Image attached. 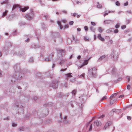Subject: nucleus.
I'll list each match as a JSON object with an SVG mask.
<instances>
[{
    "label": "nucleus",
    "mask_w": 132,
    "mask_h": 132,
    "mask_svg": "<svg viewBox=\"0 0 132 132\" xmlns=\"http://www.w3.org/2000/svg\"><path fill=\"white\" fill-rule=\"evenodd\" d=\"M121 29H125L126 27V25H122L121 26Z\"/></svg>",
    "instance_id": "a18cd8bd"
},
{
    "label": "nucleus",
    "mask_w": 132,
    "mask_h": 132,
    "mask_svg": "<svg viewBox=\"0 0 132 132\" xmlns=\"http://www.w3.org/2000/svg\"><path fill=\"white\" fill-rule=\"evenodd\" d=\"M14 105V106H16L17 107L22 108L24 106L23 104L21 103V101L19 100L15 102Z\"/></svg>",
    "instance_id": "0eeeda50"
},
{
    "label": "nucleus",
    "mask_w": 132,
    "mask_h": 132,
    "mask_svg": "<svg viewBox=\"0 0 132 132\" xmlns=\"http://www.w3.org/2000/svg\"><path fill=\"white\" fill-rule=\"evenodd\" d=\"M64 94L62 93H59L57 94V96L59 98H61L63 96Z\"/></svg>",
    "instance_id": "aec40b11"
},
{
    "label": "nucleus",
    "mask_w": 132,
    "mask_h": 132,
    "mask_svg": "<svg viewBox=\"0 0 132 132\" xmlns=\"http://www.w3.org/2000/svg\"><path fill=\"white\" fill-rule=\"evenodd\" d=\"M120 27V24L119 23H117L116 25L115 26V27L117 29L119 28Z\"/></svg>",
    "instance_id": "37998d69"
},
{
    "label": "nucleus",
    "mask_w": 132,
    "mask_h": 132,
    "mask_svg": "<svg viewBox=\"0 0 132 132\" xmlns=\"http://www.w3.org/2000/svg\"><path fill=\"white\" fill-rule=\"evenodd\" d=\"M24 128L23 127H21L19 128L18 129V131H24Z\"/></svg>",
    "instance_id": "c756f323"
},
{
    "label": "nucleus",
    "mask_w": 132,
    "mask_h": 132,
    "mask_svg": "<svg viewBox=\"0 0 132 132\" xmlns=\"http://www.w3.org/2000/svg\"><path fill=\"white\" fill-rule=\"evenodd\" d=\"M53 105V103L52 102H49L48 103L45 104L44 105L45 107H51Z\"/></svg>",
    "instance_id": "6ab92c4d"
},
{
    "label": "nucleus",
    "mask_w": 132,
    "mask_h": 132,
    "mask_svg": "<svg viewBox=\"0 0 132 132\" xmlns=\"http://www.w3.org/2000/svg\"><path fill=\"white\" fill-rule=\"evenodd\" d=\"M53 53L51 55H49L47 57L45 58V61L46 62H50L51 61V60L52 59L53 57Z\"/></svg>",
    "instance_id": "9d476101"
},
{
    "label": "nucleus",
    "mask_w": 132,
    "mask_h": 132,
    "mask_svg": "<svg viewBox=\"0 0 132 132\" xmlns=\"http://www.w3.org/2000/svg\"><path fill=\"white\" fill-rule=\"evenodd\" d=\"M100 40H101L102 42H104L105 40V39L103 38L102 37L101 34H100Z\"/></svg>",
    "instance_id": "2f4dec72"
},
{
    "label": "nucleus",
    "mask_w": 132,
    "mask_h": 132,
    "mask_svg": "<svg viewBox=\"0 0 132 132\" xmlns=\"http://www.w3.org/2000/svg\"><path fill=\"white\" fill-rule=\"evenodd\" d=\"M106 56L105 55H103L100 57V61L101 60H105L106 59Z\"/></svg>",
    "instance_id": "5701e85b"
},
{
    "label": "nucleus",
    "mask_w": 132,
    "mask_h": 132,
    "mask_svg": "<svg viewBox=\"0 0 132 132\" xmlns=\"http://www.w3.org/2000/svg\"><path fill=\"white\" fill-rule=\"evenodd\" d=\"M126 13H127L131 14V11L129 10L126 11Z\"/></svg>",
    "instance_id": "680f3d73"
},
{
    "label": "nucleus",
    "mask_w": 132,
    "mask_h": 132,
    "mask_svg": "<svg viewBox=\"0 0 132 132\" xmlns=\"http://www.w3.org/2000/svg\"><path fill=\"white\" fill-rule=\"evenodd\" d=\"M116 70V69L115 68H113L112 69L111 73L112 75L115 73V72Z\"/></svg>",
    "instance_id": "c85d7f7f"
},
{
    "label": "nucleus",
    "mask_w": 132,
    "mask_h": 132,
    "mask_svg": "<svg viewBox=\"0 0 132 132\" xmlns=\"http://www.w3.org/2000/svg\"><path fill=\"white\" fill-rule=\"evenodd\" d=\"M69 25L68 24H66L64 26V28H69Z\"/></svg>",
    "instance_id": "864d4df0"
},
{
    "label": "nucleus",
    "mask_w": 132,
    "mask_h": 132,
    "mask_svg": "<svg viewBox=\"0 0 132 132\" xmlns=\"http://www.w3.org/2000/svg\"><path fill=\"white\" fill-rule=\"evenodd\" d=\"M88 50L87 49H85L83 51V53L85 54L86 53H88Z\"/></svg>",
    "instance_id": "4c0bfd02"
},
{
    "label": "nucleus",
    "mask_w": 132,
    "mask_h": 132,
    "mask_svg": "<svg viewBox=\"0 0 132 132\" xmlns=\"http://www.w3.org/2000/svg\"><path fill=\"white\" fill-rule=\"evenodd\" d=\"M114 30V33H115V34L119 32L118 30L117 29H116L115 30Z\"/></svg>",
    "instance_id": "8fccbe9b"
},
{
    "label": "nucleus",
    "mask_w": 132,
    "mask_h": 132,
    "mask_svg": "<svg viewBox=\"0 0 132 132\" xmlns=\"http://www.w3.org/2000/svg\"><path fill=\"white\" fill-rule=\"evenodd\" d=\"M72 75V73H67L65 75V76L66 77V78L67 79H69V78L72 77V76L71 75Z\"/></svg>",
    "instance_id": "a211bd4d"
},
{
    "label": "nucleus",
    "mask_w": 132,
    "mask_h": 132,
    "mask_svg": "<svg viewBox=\"0 0 132 132\" xmlns=\"http://www.w3.org/2000/svg\"><path fill=\"white\" fill-rule=\"evenodd\" d=\"M113 30H114L113 28H111L107 30L106 31V32L107 33H110L112 32Z\"/></svg>",
    "instance_id": "412c9836"
},
{
    "label": "nucleus",
    "mask_w": 132,
    "mask_h": 132,
    "mask_svg": "<svg viewBox=\"0 0 132 132\" xmlns=\"http://www.w3.org/2000/svg\"><path fill=\"white\" fill-rule=\"evenodd\" d=\"M117 110L116 109H113L111 112H110V113L109 114H110L111 113H112L114 112H115L117 111Z\"/></svg>",
    "instance_id": "a19ab883"
},
{
    "label": "nucleus",
    "mask_w": 132,
    "mask_h": 132,
    "mask_svg": "<svg viewBox=\"0 0 132 132\" xmlns=\"http://www.w3.org/2000/svg\"><path fill=\"white\" fill-rule=\"evenodd\" d=\"M84 29L86 31H87L88 30V28L86 26H85L84 27Z\"/></svg>",
    "instance_id": "69168bd1"
},
{
    "label": "nucleus",
    "mask_w": 132,
    "mask_h": 132,
    "mask_svg": "<svg viewBox=\"0 0 132 132\" xmlns=\"http://www.w3.org/2000/svg\"><path fill=\"white\" fill-rule=\"evenodd\" d=\"M25 16L26 18L28 20H32L34 17L33 11L32 10H31L30 12L29 13L26 14Z\"/></svg>",
    "instance_id": "39448f33"
},
{
    "label": "nucleus",
    "mask_w": 132,
    "mask_h": 132,
    "mask_svg": "<svg viewBox=\"0 0 132 132\" xmlns=\"http://www.w3.org/2000/svg\"><path fill=\"white\" fill-rule=\"evenodd\" d=\"M107 98V97L106 96H104L100 100V101H103L104 100L106 99Z\"/></svg>",
    "instance_id": "58836bf2"
},
{
    "label": "nucleus",
    "mask_w": 132,
    "mask_h": 132,
    "mask_svg": "<svg viewBox=\"0 0 132 132\" xmlns=\"http://www.w3.org/2000/svg\"><path fill=\"white\" fill-rule=\"evenodd\" d=\"M51 35L52 37L53 38L55 42L56 41V38H58V39L61 40L62 42V38L59 33L56 32H51Z\"/></svg>",
    "instance_id": "f03ea898"
},
{
    "label": "nucleus",
    "mask_w": 132,
    "mask_h": 132,
    "mask_svg": "<svg viewBox=\"0 0 132 132\" xmlns=\"http://www.w3.org/2000/svg\"><path fill=\"white\" fill-rule=\"evenodd\" d=\"M11 54L13 55L17 54L20 57H22L25 54V52L24 50H21L19 52V53H17L16 52L14 51H12Z\"/></svg>",
    "instance_id": "423d86ee"
},
{
    "label": "nucleus",
    "mask_w": 132,
    "mask_h": 132,
    "mask_svg": "<svg viewBox=\"0 0 132 132\" xmlns=\"http://www.w3.org/2000/svg\"><path fill=\"white\" fill-rule=\"evenodd\" d=\"M58 81L56 80L55 81H53L50 85L54 89H56L57 88V83Z\"/></svg>",
    "instance_id": "6e6552de"
},
{
    "label": "nucleus",
    "mask_w": 132,
    "mask_h": 132,
    "mask_svg": "<svg viewBox=\"0 0 132 132\" xmlns=\"http://www.w3.org/2000/svg\"><path fill=\"white\" fill-rule=\"evenodd\" d=\"M103 30V29H102L101 27H100V32H101Z\"/></svg>",
    "instance_id": "e2e57ef3"
},
{
    "label": "nucleus",
    "mask_w": 132,
    "mask_h": 132,
    "mask_svg": "<svg viewBox=\"0 0 132 132\" xmlns=\"http://www.w3.org/2000/svg\"><path fill=\"white\" fill-rule=\"evenodd\" d=\"M99 124V122L98 120H96L94 122V125L95 127H97Z\"/></svg>",
    "instance_id": "b1692460"
},
{
    "label": "nucleus",
    "mask_w": 132,
    "mask_h": 132,
    "mask_svg": "<svg viewBox=\"0 0 132 132\" xmlns=\"http://www.w3.org/2000/svg\"><path fill=\"white\" fill-rule=\"evenodd\" d=\"M90 29L91 31L93 32L94 31L95 29H94V27L92 26H91L90 27Z\"/></svg>",
    "instance_id": "ea45409f"
},
{
    "label": "nucleus",
    "mask_w": 132,
    "mask_h": 132,
    "mask_svg": "<svg viewBox=\"0 0 132 132\" xmlns=\"http://www.w3.org/2000/svg\"><path fill=\"white\" fill-rule=\"evenodd\" d=\"M17 32L16 31H15L12 33V35L13 36H15Z\"/></svg>",
    "instance_id": "603ef678"
},
{
    "label": "nucleus",
    "mask_w": 132,
    "mask_h": 132,
    "mask_svg": "<svg viewBox=\"0 0 132 132\" xmlns=\"http://www.w3.org/2000/svg\"><path fill=\"white\" fill-rule=\"evenodd\" d=\"M14 69L15 70L19 71L20 70V68L19 64H16L14 65Z\"/></svg>",
    "instance_id": "ddd939ff"
},
{
    "label": "nucleus",
    "mask_w": 132,
    "mask_h": 132,
    "mask_svg": "<svg viewBox=\"0 0 132 132\" xmlns=\"http://www.w3.org/2000/svg\"><path fill=\"white\" fill-rule=\"evenodd\" d=\"M116 5L118 6H120V4L119 3V2L118 1H117L116 3Z\"/></svg>",
    "instance_id": "09e8293b"
},
{
    "label": "nucleus",
    "mask_w": 132,
    "mask_h": 132,
    "mask_svg": "<svg viewBox=\"0 0 132 132\" xmlns=\"http://www.w3.org/2000/svg\"><path fill=\"white\" fill-rule=\"evenodd\" d=\"M126 78L128 79V81L129 82L130 80V77L129 76H127Z\"/></svg>",
    "instance_id": "6e6d98bb"
},
{
    "label": "nucleus",
    "mask_w": 132,
    "mask_h": 132,
    "mask_svg": "<svg viewBox=\"0 0 132 132\" xmlns=\"http://www.w3.org/2000/svg\"><path fill=\"white\" fill-rule=\"evenodd\" d=\"M91 58V57H90L88 59L87 58H86V57L84 58V59H85L84 61V62L80 66V68H81L83 66L86 65L88 64V62L89 60Z\"/></svg>",
    "instance_id": "1a4fd4ad"
},
{
    "label": "nucleus",
    "mask_w": 132,
    "mask_h": 132,
    "mask_svg": "<svg viewBox=\"0 0 132 132\" xmlns=\"http://www.w3.org/2000/svg\"><path fill=\"white\" fill-rule=\"evenodd\" d=\"M39 2L40 3V4L42 5H44V4L42 3V1L41 0H39Z\"/></svg>",
    "instance_id": "bf43d9fd"
},
{
    "label": "nucleus",
    "mask_w": 132,
    "mask_h": 132,
    "mask_svg": "<svg viewBox=\"0 0 132 132\" xmlns=\"http://www.w3.org/2000/svg\"><path fill=\"white\" fill-rule=\"evenodd\" d=\"M36 76L38 77H41V76H42L41 74L39 72L37 73Z\"/></svg>",
    "instance_id": "e433bc0d"
},
{
    "label": "nucleus",
    "mask_w": 132,
    "mask_h": 132,
    "mask_svg": "<svg viewBox=\"0 0 132 132\" xmlns=\"http://www.w3.org/2000/svg\"><path fill=\"white\" fill-rule=\"evenodd\" d=\"M91 24L93 26H95L96 25L95 23L93 22H91Z\"/></svg>",
    "instance_id": "13d9d810"
},
{
    "label": "nucleus",
    "mask_w": 132,
    "mask_h": 132,
    "mask_svg": "<svg viewBox=\"0 0 132 132\" xmlns=\"http://www.w3.org/2000/svg\"><path fill=\"white\" fill-rule=\"evenodd\" d=\"M130 22V20H127L126 21V24H128Z\"/></svg>",
    "instance_id": "3c124183"
},
{
    "label": "nucleus",
    "mask_w": 132,
    "mask_h": 132,
    "mask_svg": "<svg viewBox=\"0 0 132 132\" xmlns=\"http://www.w3.org/2000/svg\"><path fill=\"white\" fill-rule=\"evenodd\" d=\"M63 122L65 124H67L69 122V121L67 120H63Z\"/></svg>",
    "instance_id": "79ce46f5"
},
{
    "label": "nucleus",
    "mask_w": 132,
    "mask_h": 132,
    "mask_svg": "<svg viewBox=\"0 0 132 132\" xmlns=\"http://www.w3.org/2000/svg\"><path fill=\"white\" fill-rule=\"evenodd\" d=\"M62 12L65 14H67V11L65 10H63L62 11Z\"/></svg>",
    "instance_id": "774afa93"
},
{
    "label": "nucleus",
    "mask_w": 132,
    "mask_h": 132,
    "mask_svg": "<svg viewBox=\"0 0 132 132\" xmlns=\"http://www.w3.org/2000/svg\"><path fill=\"white\" fill-rule=\"evenodd\" d=\"M85 76V73H83L80 76V77L81 78H83L84 77V76Z\"/></svg>",
    "instance_id": "052dcab7"
},
{
    "label": "nucleus",
    "mask_w": 132,
    "mask_h": 132,
    "mask_svg": "<svg viewBox=\"0 0 132 132\" xmlns=\"http://www.w3.org/2000/svg\"><path fill=\"white\" fill-rule=\"evenodd\" d=\"M3 66L5 69H8L9 65V62L6 61H4L3 63Z\"/></svg>",
    "instance_id": "f8f14e48"
},
{
    "label": "nucleus",
    "mask_w": 132,
    "mask_h": 132,
    "mask_svg": "<svg viewBox=\"0 0 132 132\" xmlns=\"http://www.w3.org/2000/svg\"><path fill=\"white\" fill-rule=\"evenodd\" d=\"M130 86L129 85H128L127 87V89L128 90H129L130 88Z\"/></svg>",
    "instance_id": "5fc2aeb1"
},
{
    "label": "nucleus",
    "mask_w": 132,
    "mask_h": 132,
    "mask_svg": "<svg viewBox=\"0 0 132 132\" xmlns=\"http://www.w3.org/2000/svg\"><path fill=\"white\" fill-rule=\"evenodd\" d=\"M8 0H4V1L2 2L1 3V4L3 5L4 3H7L8 2Z\"/></svg>",
    "instance_id": "f704fd0d"
},
{
    "label": "nucleus",
    "mask_w": 132,
    "mask_h": 132,
    "mask_svg": "<svg viewBox=\"0 0 132 132\" xmlns=\"http://www.w3.org/2000/svg\"><path fill=\"white\" fill-rule=\"evenodd\" d=\"M114 11H106L104 12V14L103 16H105L108 15L109 13H114Z\"/></svg>",
    "instance_id": "2eb2a0df"
},
{
    "label": "nucleus",
    "mask_w": 132,
    "mask_h": 132,
    "mask_svg": "<svg viewBox=\"0 0 132 132\" xmlns=\"http://www.w3.org/2000/svg\"><path fill=\"white\" fill-rule=\"evenodd\" d=\"M112 21L110 20H106L104 21L105 24H108L110 23H111Z\"/></svg>",
    "instance_id": "393cba45"
},
{
    "label": "nucleus",
    "mask_w": 132,
    "mask_h": 132,
    "mask_svg": "<svg viewBox=\"0 0 132 132\" xmlns=\"http://www.w3.org/2000/svg\"><path fill=\"white\" fill-rule=\"evenodd\" d=\"M91 121L88 122V123L86 125V127L87 128L88 126H90V128L89 130L90 131L91 130L92 128V124H90Z\"/></svg>",
    "instance_id": "f3484780"
},
{
    "label": "nucleus",
    "mask_w": 132,
    "mask_h": 132,
    "mask_svg": "<svg viewBox=\"0 0 132 132\" xmlns=\"http://www.w3.org/2000/svg\"><path fill=\"white\" fill-rule=\"evenodd\" d=\"M67 70V68L65 69H62L60 70V71H64Z\"/></svg>",
    "instance_id": "0e129e2a"
},
{
    "label": "nucleus",
    "mask_w": 132,
    "mask_h": 132,
    "mask_svg": "<svg viewBox=\"0 0 132 132\" xmlns=\"http://www.w3.org/2000/svg\"><path fill=\"white\" fill-rule=\"evenodd\" d=\"M11 45V44L9 42H7L6 43V46L5 45L4 47V50L7 51L8 50L10 47Z\"/></svg>",
    "instance_id": "9b49d317"
},
{
    "label": "nucleus",
    "mask_w": 132,
    "mask_h": 132,
    "mask_svg": "<svg viewBox=\"0 0 132 132\" xmlns=\"http://www.w3.org/2000/svg\"><path fill=\"white\" fill-rule=\"evenodd\" d=\"M8 12V11L6 10L5 12L3 13L2 14V16H5L6 15Z\"/></svg>",
    "instance_id": "bb28decb"
},
{
    "label": "nucleus",
    "mask_w": 132,
    "mask_h": 132,
    "mask_svg": "<svg viewBox=\"0 0 132 132\" xmlns=\"http://www.w3.org/2000/svg\"><path fill=\"white\" fill-rule=\"evenodd\" d=\"M67 59H63L59 63V64L60 65H61L63 63V62H65V61H67Z\"/></svg>",
    "instance_id": "72a5a7b5"
},
{
    "label": "nucleus",
    "mask_w": 132,
    "mask_h": 132,
    "mask_svg": "<svg viewBox=\"0 0 132 132\" xmlns=\"http://www.w3.org/2000/svg\"><path fill=\"white\" fill-rule=\"evenodd\" d=\"M34 59L33 57H31L29 60V62L30 63H32L34 62Z\"/></svg>",
    "instance_id": "cd10ccee"
},
{
    "label": "nucleus",
    "mask_w": 132,
    "mask_h": 132,
    "mask_svg": "<svg viewBox=\"0 0 132 132\" xmlns=\"http://www.w3.org/2000/svg\"><path fill=\"white\" fill-rule=\"evenodd\" d=\"M21 72H20L21 74H20V77L18 78L17 79L18 80H20V78H22V77L23 76H24V75L23 74H22Z\"/></svg>",
    "instance_id": "c9c22d12"
},
{
    "label": "nucleus",
    "mask_w": 132,
    "mask_h": 132,
    "mask_svg": "<svg viewBox=\"0 0 132 132\" xmlns=\"http://www.w3.org/2000/svg\"><path fill=\"white\" fill-rule=\"evenodd\" d=\"M117 100V99L116 98H114L113 99H110V103L111 104H113Z\"/></svg>",
    "instance_id": "4be33fe9"
},
{
    "label": "nucleus",
    "mask_w": 132,
    "mask_h": 132,
    "mask_svg": "<svg viewBox=\"0 0 132 132\" xmlns=\"http://www.w3.org/2000/svg\"><path fill=\"white\" fill-rule=\"evenodd\" d=\"M111 123L110 122H108L105 123L104 127V129H106V128L108 127L109 126L111 125Z\"/></svg>",
    "instance_id": "dca6fc26"
},
{
    "label": "nucleus",
    "mask_w": 132,
    "mask_h": 132,
    "mask_svg": "<svg viewBox=\"0 0 132 132\" xmlns=\"http://www.w3.org/2000/svg\"><path fill=\"white\" fill-rule=\"evenodd\" d=\"M119 54L117 52L113 51L111 55V58L113 60L116 61L118 60L119 56Z\"/></svg>",
    "instance_id": "20e7f679"
},
{
    "label": "nucleus",
    "mask_w": 132,
    "mask_h": 132,
    "mask_svg": "<svg viewBox=\"0 0 132 132\" xmlns=\"http://www.w3.org/2000/svg\"><path fill=\"white\" fill-rule=\"evenodd\" d=\"M76 89H74L72 92L71 93L73 95H75L76 94Z\"/></svg>",
    "instance_id": "473e14b6"
},
{
    "label": "nucleus",
    "mask_w": 132,
    "mask_h": 132,
    "mask_svg": "<svg viewBox=\"0 0 132 132\" xmlns=\"http://www.w3.org/2000/svg\"><path fill=\"white\" fill-rule=\"evenodd\" d=\"M19 7L20 8V10L22 11V12H24L28 9L29 7L28 6L22 7L20 8V7L19 5L17 4H15L13 6V7L12 8V11L13 10L16 8Z\"/></svg>",
    "instance_id": "7ed1b4c3"
},
{
    "label": "nucleus",
    "mask_w": 132,
    "mask_h": 132,
    "mask_svg": "<svg viewBox=\"0 0 132 132\" xmlns=\"http://www.w3.org/2000/svg\"><path fill=\"white\" fill-rule=\"evenodd\" d=\"M131 117L130 116H128L127 117V119L129 120H130L131 119Z\"/></svg>",
    "instance_id": "338daca9"
},
{
    "label": "nucleus",
    "mask_w": 132,
    "mask_h": 132,
    "mask_svg": "<svg viewBox=\"0 0 132 132\" xmlns=\"http://www.w3.org/2000/svg\"><path fill=\"white\" fill-rule=\"evenodd\" d=\"M74 22L73 21H71L69 22V24L70 25H72L73 24Z\"/></svg>",
    "instance_id": "de8ad7c7"
},
{
    "label": "nucleus",
    "mask_w": 132,
    "mask_h": 132,
    "mask_svg": "<svg viewBox=\"0 0 132 132\" xmlns=\"http://www.w3.org/2000/svg\"><path fill=\"white\" fill-rule=\"evenodd\" d=\"M41 26H42V28L44 30H45L46 29V27H45V25L44 24V23H41Z\"/></svg>",
    "instance_id": "7c9ffc66"
},
{
    "label": "nucleus",
    "mask_w": 132,
    "mask_h": 132,
    "mask_svg": "<svg viewBox=\"0 0 132 132\" xmlns=\"http://www.w3.org/2000/svg\"><path fill=\"white\" fill-rule=\"evenodd\" d=\"M84 40L86 41H89V38L86 37H84Z\"/></svg>",
    "instance_id": "49530a36"
},
{
    "label": "nucleus",
    "mask_w": 132,
    "mask_h": 132,
    "mask_svg": "<svg viewBox=\"0 0 132 132\" xmlns=\"http://www.w3.org/2000/svg\"><path fill=\"white\" fill-rule=\"evenodd\" d=\"M15 16V15L14 14L9 15L7 17L8 19L9 20H11L13 19Z\"/></svg>",
    "instance_id": "4468645a"
},
{
    "label": "nucleus",
    "mask_w": 132,
    "mask_h": 132,
    "mask_svg": "<svg viewBox=\"0 0 132 132\" xmlns=\"http://www.w3.org/2000/svg\"><path fill=\"white\" fill-rule=\"evenodd\" d=\"M75 102H70L69 103L70 104L71 106L72 107H74V105L73 104V103H74Z\"/></svg>",
    "instance_id": "c03bdc74"
},
{
    "label": "nucleus",
    "mask_w": 132,
    "mask_h": 132,
    "mask_svg": "<svg viewBox=\"0 0 132 132\" xmlns=\"http://www.w3.org/2000/svg\"><path fill=\"white\" fill-rule=\"evenodd\" d=\"M57 23L58 25H59L60 29H62L63 26L61 25V23L60 21H58L57 22Z\"/></svg>",
    "instance_id": "a878e982"
},
{
    "label": "nucleus",
    "mask_w": 132,
    "mask_h": 132,
    "mask_svg": "<svg viewBox=\"0 0 132 132\" xmlns=\"http://www.w3.org/2000/svg\"><path fill=\"white\" fill-rule=\"evenodd\" d=\"M37 99H38V97L37 96L34 97L33 98V100H34V101H36Z\"/></svg>",
    "instance_id": "4d7b16f0"
},
{
    "label": "nucleus",
    "mask_w": 132,
    "mask_h": 132,
    "mask_svg": "<svg viewBox=\"0 0 132 132\" xmlns=\"http://www.w3.org/2000/svg\"><path fill=\"white\" fill-rule=\"evenodd\" d=\"M97 69L95 67L89 69L88 76V77H95L96 74V71Z\"/></svg>",
    "instance_id": "f257e3e1"
}]
</instances>
